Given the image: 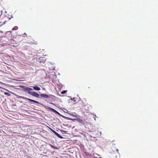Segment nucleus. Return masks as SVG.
I'll return each mask as SVG.
<instances>
[{"mask_svg": "<svg viewBox=\"0 0 158 158\" xmlns=\"http://www.w3.org/2000/svg\"><path fill=\"white\" fill-rule=\"evenodd\" d=\"M21 88H22V91L24 92H27L28 94L29 92H30V91L32 90V89L31 88H29L23 85L20 86Z\"/></svg>", "mask_w": 158, "mask_h": 158, "instance_id": "f257e3e1", "label": "nucleus"}, {"mask_svg": "<svg viewBox=\"0 0 158 158\" xmlns=\"http://www.w3.org/2000/svg\"><path fill=\"white\" fill-rule=\"evenodd\" d=\"M40 97L44 98H50L53 99V98H55V97L53 95H49L47 94H40Z\"/></svg>", "mask_w": 158, "mask_h": 158, "instance_id": "f03ea898", "label": "nucleus"}, {"mask_svg": "<svg viewBox=\"0 0 158 158\" xmlns=\"http://www.w3.org/2000/svg\"><path fill=\"white\" fill-rule=\"evenodd\" d=\"M28 94H29L32 96L35 97L36 98H39V96H40L39 94L35 92H34V91L31 92V91L30 92H29Z\"/></svg>", "mask_w": 158, "mask_h": 158, "instance_id": "7ed1b4c3", "label": "nucleus"}, {"mask_svg": "<svg viewBox=\"0 0 158 158\" xmlns=\"http://www.w3.org/2000/svg\"><path fill=\"white\" fill-rule=\"evenodd\" d=\"M59 131H57L60 133V131L62 134L64 136H66V135L68 134L67 132L66 131H64L63 130H60V129H58Z\"/></svg>", "mask_w": 158, "mask_h": 158, "instance_id": "20e7f679", "label": "nucleus"}, {"mask_svg": "<svg viewBox=\"0 0 158 158\" xmlns=\"http://www.w3.org/2000/svg\"><path fill=\"white\" fill-rule=\"evenodd\" d=\"M51 131L53 132L58 138L61 139H63V137L59 135L58 133L54 131L52 129H50Z\"/></svg>", "mask_w": 158, "mask_h": 158, "instance_id": "39448f33", "label": "nucleus"}, {"mask_svg": "<svg viewBox=\"0 0 158 158\" xmlns=\"http://www.w3.org/2000/svg\"><path fill=\"white\" fill-rule=\"evenodd\" d=\"M27 99L29 101H30V102H34L37 104H40V103L39 102L35 101L34 100H32L29 98H27Z\"/></svg>", "mask_w": 158, "mask_h": 158, "instance_id": "423d86ee", "label": "nucleus"}, {"mask_svg": "<svg viewBox=\"0 0 158 158\" xmlns=\"http://www.w3.org/2000/svg\"><path fill=\"white\" fill-rule=\"evenodd\" d=\"M40 59V63H44L46 61V59L44 58H42L41 59Z\"/></svg>", "mask_w": 158, "mask_h": 158, "instance_id": "0eeeda50", "label": "nucleus"}, {"mask_svg": "<svg viewBox=\"0 0 158 158\" xmlns=\"http://www.w3.org/2000/svg\"><path fill=\"white\" fill-rule=\"evenodd\" d=\"M33 88L35 90H40V88L37 86H33Z\"/></svg>", "mask_w": 158, "mask_h": 158, "instance_id": "6e6552de", "label": "nucleus"}, {"mask_svg": "<svg viewBox=\"0 0 158 158\" xmlns=\"http://www.w3.org/2000/svg\"><path fill=\"white\" fill-rule=\"evenodd\" d=\"M48 108L49 110H51L54 112L55 111V110H54V109H53V108H52L51 107H48Z\"/></svg>", "mask_w": 158, "mask_h": 158, "instance_id": "1a4fd4ad", "label": "nucleus"}, {"mask_svg": "<svg viewBox=\"0 0 158 158\" xmlns=\"http://www.w3.org/2000/svg\"><path fill=\"white\" fill-rule=\"evenodd\" d=\"M67 92V90H64L63 91L61 92V94H65Z\"/></svg>", "mask_w": 158, "mask_h": 158, "instance_id": "9d476101", "label": "nucleus"}, {"mask_svg": "<svg viewBox=\"0 0 158 158\" xmlns=\"http://www.w3.org/2000/svg\"><path fill=\"white\" fill-rule=\"evenodd\" d=\"M4 94L6 95H7L8 96H10V94L8 92H4Z\"/></svg>", "mask_w": 158, "mask_h": 158, "instance_id": "9b49d317", "label": "nucleus"}, {"mask_svg": "<svg viewBox=\"0 0 158 158\" xmlns=\"http://www.w3.org/2000/svg\"><path fill=\"white\" fill-rule=\"evenodd\" d=\"M54 113H55L57 114H60L59 113L58 111H56V110H55Z\"/></svg>", "mask_w": 158, "mask_h": 158, "instance_id": "f8f14e48", "label": "nucleus"}, {"mask_svg": "<svg viewBox=\"0 0 158 158\" xmlns=\"http://www.w3.org/2000/svg\"><path fill=\"white\" fill-rule=\"evenodd\" d=\"M23 36L24 37H25V36H27V34L24 33L23 34Z\"/></svg>", "mask_w": 158, "mask_h": 158, "instance_id": "ddd939ff", "label": "nucleus"}, {"mask_svg": "<svg viewBox=\"0 0 158 158\" xmlns=\"http://www.w3.org/2000/svg\"><path fill=\"white\" fill-rule=\"evenodd\" d=\"M83 100V101L86 102V100L85 99H84Z\"/></svg>", "mask_w": 158, "mask_h": 158, "instance_id": "4468645a", "label": "nucleus"}, {"mask_svg": "<svg viewBox=\"0 0 158 158\" xmlns=\"http://www.w3.org/2000/svg\"><path fill=\"white\" fill-rule=\"evenodd\" d=\"M94 120H96V119H95V118H94Z\"/></svg>", "mask_w": 158, "mask_h": 158, "instance_id": "2eb2a0df", "label": "nucleus"}, {"mask_svg": "<svg viewBox=\"0 0 158 158\" xmlns=\"http://www.w3.org/2000/svg\"><path fill=\"white\" fill-rule=\"evenodd\" d=\"M117 151H118V149H117Z\"/></svg>", "mask_w": 158, "mask_h": 158, "instance_id": "dca6fc26", "label": "nucleus"}, {"mask_svg": "<svg viewBox=\"0 0 158 158\" xmlns=\"http://www.w3.org/2000/svg\"><path fill=\"white\" fill-rule=\"evenodd\" d=\"M48 127V128H49V129L51 128H50V127Z\"/></svg>", "mask_w": 158, "mask_h": 158, "instance_id": "f3484780", "label": "nucleus"}, {"mask_svg": "<svg viewBox=\"0 0 158 158\" xmlns=\"http://www.w3.org/2000/svg\"><path fill=\"white\" fill-rule=\"evenodd\" d=\"M100 134H101V132H100Z\"/></svg>", "mask_w": 158, "mask_h": 158, "instance_id": "a211bd4d", "label": "nucleus"}]
</instances>
